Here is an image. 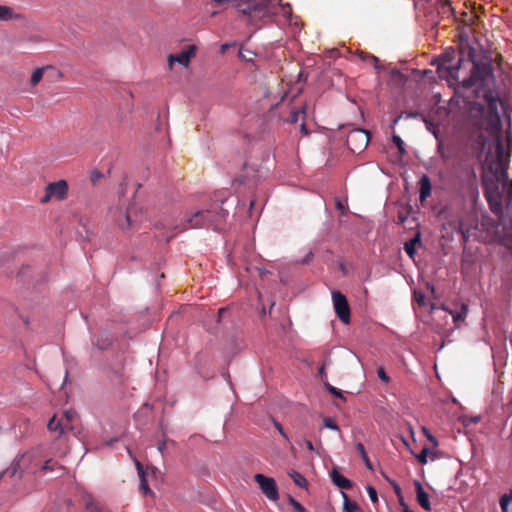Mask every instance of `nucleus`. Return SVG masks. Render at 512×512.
Here are the masks:
<instances>
[{
    "instance_id": "f257e3e1",
    "label": "nucleus",
    "mask_w": 512,
    "mask_h": 512,
    "mask_svg": "<svg viewBox=\"0 0 512 512\" xmlns=\"http://www.w3.org/2000/svg\"><path fill=\"white\" fill-rule=\"evenodd\" d=\"M473 52V49H470L469 58L473 62V70L470 77L460 80L459 74L462 58L453 49L443 53L439 61L437 73L441 79L447 80L450 84L460 83L464 88L475 87L477 97H482L490 109H496L499 97L492 73L491 59L485 57L482 60H476Z\"/></svg>"
},
{
    "instance_id": "f03ea898",
    "label": "nucleus",
    "mask_w": 512,
    "mask_h": 512,
    "mask_svg": "<svg viewBox=\"0 0 512 512\" xmlns=\"http://www.w3.org/2000/svg\"><path fill=\"white\" fill-rule=\"evenodd\" d=\"M224 2L230 3L244 21L253 25L270 21L284 9L280 0H211L208 6L217 8Z\"/></svg>"
},
{
    "instance_id": "7ed1b4c3",
    "label": "nucleus",
    "mask_w": 512,
    "mask_h": 512,
    "mask_svg": "<svg viewBox=\"0 0 512 512\" xmlns=\"http://www.w3.org/2000/svg\"><path fill=\"white\" fill-rule=\"evenodd\" d=\"M109 216L111 221L125 233L136 230L142 221L140 210L134 204L112 207L109 210Z\"/></svg>"
},
{
    "instance_id": "20e7f679",
    "label": "nucleus",
    "mask_w": 512,
    "mask_h": 512,
    "mask_svg": "<svg viewBox=\"0 0 512 512\" xmlns=\"http://www.w3.org/2000/svg\"><path fill=\"white\" fill-rule=\"evenodd\" d=\"M495 153H496V161L488 166V170L491 172L492 178L497 180L499 185H502L503 188L511 183L507 174V160L504 154V146L501 135H498L495 138Z\"/></svg>"
},
{
    "instance_id": "39448f33",
    "label": "nucleus",
    "mask_w": 512,
    "mask_h": 512,
    "mask_svg": "<svg viewBox=\"0 0 512 512\" xmlns=\"http://www.w3.org/2000/svg\"><path fill=\"white\" fill-rule=\"evenodd\" d=\"M481 183L490 210L494 214H501L503 211L502 193L500 192V185L497 183V180L487 174H483Z\"/></svg>"
},
{
    "instance_id": "423d86ee",
    "label": "nucleus",
    "mask_w": 512,
    "mask_h": 512,
    "mask_svg": "<svg viewBox=\"0 0 512 512\" xmlns=\"http://www.w3.org/2000/svg\"><path fill=\"white\" fill-rule=\"evenodd\" d=\"M217 214L211 210H201L186 216L181 222V228L194 229L209 227L216 221Z\"/></svg>"
},
{
    "instance_id": "0eeeda50",
    "label": "nucleus",
    "mask_w": 512,
    "mask_h": 512,
    "mask_svg": "<svg viewBox=\"0 0 512 512\" xmlns=\"http://www.w3.org/2000/svg\"><path fill=\"white\" fill-rule=\"evenodd\" d=\"M369 134L363 129H353L347 135L346 144L353 153L363 151L369 143Z\"/></svg>"
},
{
    "instance_id": "6e6552de",
    "label": "nucleus",
    "mask_w": 512,
    "mask_h": 512,
    "mask_svg": "<svg viewBox=\"0 0 512 512\" xmlns=\"http://www.w3.org/2000/svg\"><path fill=\"white\" fill-rule=\"evenodd\" d=\"M255 482L259 485L262 493L270 500L277 501L279 499V492L276 482L273 478L267 477L263 474H256L254 476Z\"/></svg>"
},
{
    "instance_id": "1a4fd4ad",
    "label": "nucleus",
    "mask_w": 512,
    "mask_h": 512,
    "mask_svg": "<svg viewBox=\"0 0 512 512\" xmlns=\"http://www.w3.org/2000/svg\"><path fill=\"white\" fill-rule=\"evenodd\" d=\"M196 50L197 48L195 45H187L181 52L177 54H170L167 58L169 69H172L176 63L184 68H188L191 60L196 55Z\"/></svg>"
},
{
    "instance_id": "9d476101",
    "label": "nucleus",
    "mask_w": 512,
    "mask_h": 512,
    "mask_svg": "<svg viewBox=\"0 0 512 512\" xmlns=\"http://www.w3.org/2000/svg\"><path fill=\"white\" fill-rule=\"evenodd\" d=\"M332 301L336 315L344 323H350V308L347 298L339 291L332 292Z\"/></svg>"
},
{
    "instance_id": "9b49d317",
    "label": "nucleus",
    "mask_w": 512,
    "mask_h": 512,
    "mask_svg": "<svg viewBox=\"0 0 512 512\" xmlns=\"http://www.w3.org/2000/svg\"><path fill=\"white\" fill-rule=\"evenodd\" d=\"M68 193V184L65 180H59L47 185L42 203H47L51 199L63 200Z\"/></svg>"
},
{
    "instance_id": "f8f14e48",
    "label": "nucleus",
    "mask_w": 512,
    "mask_h": 512,
    "mask_svg": "<svg viewBox=\"0 0 512 512\" xmlns=\"http://www.w3.org/2000/svg\"><path fill=\"white\" fill-rule=\"evenodd\" d=\"M415 487H416L417 501H418L419 505L426 511H430L431 504L429 501L428 494L424 491V488L419 481H415Z\"/></svg>"
},
{
    "instance_id": "ddd939ff",
    "label": "nucleus",
    "mask_w": 512,
    "mask_h": 512,
    "mask_svg": "<svg viewBox=\"0 0 512 512\" xmlns=\"http://www.w3.org/2000/svg\"><path fill=\"white\" fill-rule=\"evenodd\" d=\"M330 476L332 482L341 489H350L353 486L352 482L344 477L336 468L332 469Z\"/></svg>"
},
{
    "instance_id": "4468645a",
    "label": "nucleus",
    "mask_w": 512,
    "mask_h": 512,
    "mask_svg": "<svg viewBox=\"0 0 512 512\" xmlns=\"http://www.w3.org/2000/svg\"><path fill=\"white\" fill-rule=\"evenodd\" d=\"M24 16L16 13L12 7L0 4V21L22 20Z\"/></svg>"
},
{
    "instance_id": "2eb2a0df",
    "label": "nucleus",
    "mask_w": 512,
    "mask_h": 512,
    "mask_svg": "<svg viewBox=\"0 0 512 512\" xmlns=\"http://www.w3.org/2000/svg\"><path fill=\"white\" fill-rule=\"evenodd\" d=\"M420 184V200H426L431 194V181L430 178L424 174L419 181Z\"/></svg>"
},
{
    "instance_id": "dca6fc26",
    "label": "nucleus",
    "mask_w": 512,
    "mask_h": 512,
    "mask_svg": "<svg viewBox=\"0 0 512 512\" xmlns=\"http://www.w3.org/2000/svg\"><path fill=\"white\" fill-rule=\"evenodd\" d=\"M48 430L52 432H57L59 435L65 433V426L63 419H57L56 416H53L48 422Z\"/></svg>"
},
{
    "instance_id": "f3484780",
    "label": "nucleus",
    "mask_w": 512,
    "mask_h": 512,
    "mask_svg": "<svg viewBox=\"0 0 512 512\" xmlns=\"http://www.w3.org/2000/svg\"><path fill=\"white\" fill-rule=\"evenodd\" d=\"M136 466H137L138 473H139V476H140V489L142 490V492L145 495L153 494L152 490L148 486V481H147V478H146V474L143 471V468H142V465L140 464V462L136 461Z\"/></svg>"
},
{
    "instance_id": "a211bd4d",
    "label": "nucleus",
    "mask_w": 512,
    "mask_h": 512,
    "mask_svg": "<svg viewBox=\"0 0 512 512\" xmlns=\"http://www.w3.org/2000/svg\"><path fill=\"white\" fill-rule=\"evenodd\" d=\"M420 243V233L404 244V250L410 258H414L416 254V245Z\"/></svg>"
},
{
    "instance_id": "6ab92c4d",
    "label": "nucleus",
    "mask_w": 512,
    "mask_h": 512,
    "mask_svg": "<svg viewBox=\"0 0 512 512\" xmlns=\"http://www.w3.org/2000/svg\"><path fill=\"white\" fill-rule=\"evenodd\" d=\"M358 56L361 61L373 64L377 72H380L382 70V67L378 65V58L376 56L369 55L364 52H359Z\"/></svg>"
},
{
    "instance_id": "aec40b11",
    "label": "nucleus",
    "mask_w": 512,
    "mask_h": 512,
    "mask_svg": "<svg viewBox=\"0 0 512 512\" xmlns=\"http://www.w3.org/2000/svg\"><path fill=\"white\" fill-rule=\"evenodd\" d=\"M44 70H45L44 67L37 68L34 70V72L31 75L30 81H29L30 86L32 88L36 87L39 84V82L42 80L43 75H44Z\"/></svg>"
},
{
    "instance_id": "412c9836",
    "label": "nucleus",
    "mask_w": 512,
    "mask_h": 512,
    "mask_svg": "<svg viewBox=\"0 0 512 512\" xmlns=\"http://www.w3.org/2000/svg\"><path fill=\"white\" fill-rule=\"evenodd\" d=\"M84 503H85V506L86 508L90 511V512H100V507L98 505V503L92 498L91 495H84Z\"/></svg>"
},
{
    "instance_id": "4be33fe9",
    "label": "nucleus",
    "mask_w": 512,
    "mask_h": 512,
    "mask_svg": "<svg viewBox=\"0 0 512 512\" xmlns=\"http://www.w3.org/2000/svg\"><path fill=\"white\" fill-rule=\"evenodd\" d=\"M342 497H343V510L344 512H356L357 509H358V506L356 503L354 502H351L349 500V497L348 495L345 493V492H342Z\"/></svg>"
},
{
    "instance_id": "5701e85b",
    "label": "nucleus",
    "mask_w": 512,
    "mask_h": 512,
    "mask_svg": "<svg viewBox=\"0 0 512 512\" xmlns=\"http://www.w3.org/2000/svg\"><path fill=\"white\" fill-rule=\"evenodd\" d=\"M500 506L502 512H512V494L502 496Z\"/></svg>"
},
{
    "instance_id": "b1692460",
    "label": "nucleus",
    "mask_w": 512,
    "mask_h": 512,
    "mask_svg": "<svg viewBox=\"0 0 512 512\" xmlns=\"http://www.w3.org/2000/svg\"><path fill=\"white\" fill-rule=\"evenodd\" d=\"M290 477L293 479L294 483L299 487H305L307 484V481L304 476H302L297 471H292L289 473Z\"/></svg>"
},
{
    "instance_id": "393cba45",
    "label": "nucleus",
    "mask_w": 512,
    "mask_h": 512,
    "mask_svg": "<svg viewBox=\"0 0 512 512\" xmlns=\"http://www.w3.org/2000/svg\"><path fill=\"white\" fill-rule=\"evenodd\" d=\"M356 449H357V451L360 453V455H361V457H362L363 461L365 462L366 467H367L368 469L372 470V465H371L370 460H369V458H368V456H367V454H366V451H365L364 445H363L362 443H358V444L356 445Z\"/></svg>"
},
{
    "instance_id": "a878e982",
    "label": "nucleus",
    "mask_w": 512,
    "mask_h": 512,
    "mask_svg": "<svg viewBox=\"0 0 512 512\" xmlns=\"http://www.w3.org/2000/svg\"><path fill=\"white\" fill-rule=\"evenodd\" d=\"M304 118H305V110L304 109L292 110L289 121L291 123H296L299 119L304 120Z\"/></svg>"
},
{
    "instance_id": "bb28decb",
    "label": "nucleus",
    "mask_w": 512,
    "mask_h": 512,
    "mask_svg": "<svg viewBox=\"0 0 512 512\" xmlns=\"http://www.w3.org/2000/svg\"><path fill=\"white\" fill-rule=\"evenodd\" d=\"M449 313L452 316L453 321L457 324L458 322H461V321L464 320V318L466 316V307L462 306V311L461 312H452V311H450Z\"/></svg>"
},
{
    "instance_id": "cd10ccee",
    "label": "nucleus",
    "mask_w": 512,
    "mask_h": 512,
    "mask_svg": "<svg viewBox=\"0 0 512 512\" xmlns=\"http://www.w3.org/2000/svg\"><path fill=\"white\" fill-rule=\"evenodd\" d=\"M324 427L334 430V431H340L339 426L336 424L335 420L331 417H326L323 420Z\"/></svg>"
},
{
    "instance_id": "c85d7f7f",
    "label": "nucleus",
    "mask_w": 512,
    "mask_h": 512,
    "mask_svg": "<svg viewBox=\"0 0 512 512\" xmlns=\"http://www.w3.org/2000/svg\"><path fill=\"white\" fill-rule=\"evenodd\" d=\"M430 450L428 448H423L422 451L416 456L417 457V460L422 463V464H426L427 463V458H428V455L430 454Z\"/></svg>"
},
{
    "instance_id": "c756f323",
    "label": "nucleus",
    "mask_w": 512,
    "mask_h": 512,
    "mask_svg": "<svg viewBox=\"0 0 512 512\" xmlns=\"http://www.w3.org/2000/svg\"><path fill=\"white\" fill-rule=\"evenodd\" d=\"M239 56L244 61L252 62L254 53L251 50H240Z\"/></svg>"
},
{
    "instance_id": "7c9ffc66",
    "label": "nucleus",
    "mask_w": 512,
    "mask_h": 512,
    "mask_svg": "<svg viewBox=\"0 0 512 512\" xmlns=\"http://www.w3.org/2000/svg\"><path fill=\"white\" fill-rule=\"evenodd\" d=\"M62 417L66 419L67 423H73L74 419L77 417V413L76 411L69 409L64 411Z\"/></svg>"
},
{
    "instance_id": "2f4dec72",
    "label": "nucleus",
    "mask_w": 512,
    "mask_h": 512,
    "mask_svg": "<svg viewBox=\"0 0 512 512\" xmlns=\"http://www.w3.org/2000/svg\"><path fill=\"white\" fill-rule=\"evenodd\" d=\"M392 140H393L394 144L397 146V148H398L399 152H400L401 154H404V153H405V149H404V142H403V140L401 139V137H400V136H398V135H394V136L392 137Z\"/></svg>"
},
{
    "instance_id": "473e14b6",
    "label": "nucleus",
    "mask_w": 512,
    "mask_h": 512,
    "mask_svg": "<svg viewBox=\"0 0 512 512\" xmlns=\"http://www.w3.org/2000/svg\"><path fill=\"white\" fill-rule=\"evenodd\" d=\"M439 4L442 13H448L452 11L449 0H439Z\"/></svg>"
},
{
    "instance_id": "72a5a7b5",
    "label": "nucleus",
    "mask_w": 512,
    "mask_h": 512,
    "mask_svg": "<svg viewBox=\"0 0 512 512\" xmlns=\"http://www.w3.org/2000/svg\"><path fill=\"white\" fill-rule=\"evenodd\" d=\"M289 502L290 504L293 506V508L297 511V512H306V509L304 508L303 505H301L298 501H296L294 498L290 497L289 499Z\"/></svg>"
},
{
    "instance_id": "f704fd0d",
    "label": "nucleus",
    "mask_w": 512,
    "mask_h": 512,
    "mask_svg": "<svg viewBox=\"0 0 512 512\" xmlns=\"http://www.w3.org/2000/svg\"><path fill=\"white\" fill-rule=\"evenodd\" d=\"M367 493H368V496H369L370 500L373 503H376L378 501L377 492H376V490L372 486H368L367 487Z\"/></svg>"
},
{
    "instance_id": "c9c22d12",
    "label": "nucleus",
    "mask_w": 512,
    "mask_h": 512,
    "mask_svg": "<svg viewBox=\"0 0 512 512\" xmlns=\"http://www.w3.org/2000/svg\"><path fill=\"white\" fill-rule=\"evenodd\" d=\"M378 377L385 383L389 382V377L386 375L383 367H379L377 370Z\"/></svg>"
},
{
    "instance_id": "e433bc0d",
    "label": "nucleus",
    "mask_w": 512,
    "mask_h": 512,
    "mask_svg": "<svg viewBox=\"0 0 512 512\" xmlns=\"http://www.w3.org/2000/svg\"><path fill=\"white\" fill-rule=\"evenodd\" d=\"M336 208L341 212L342 215L346 213L345 204L340 199L336 200Z\"/></svg>"
},
{
    "instance_id": "4c0bfd02",
    "label": "nucleus",
    "mask_w": 512,
    "mask_h": 512,
    "mask_svg": "<svg viewBox=\"0 0 512 512\" xmlns=\"http://www.w3.org/2000/svg\"><path fill=\"white\" fill-rule=\"evenodd\" d=\"M274 426H275V428L279 431V433H280V434H281L285 439H287V440H288V436H287L286 432L284 431V429H283L282 425H281L279 422L274 421Z\"/></svg>"
},
{
    "instance_id": "58836bf2",
    "label": "nucleus",
    "mask_w": 512,
    "mask_h": 512,
    "mask_svg": "<svg viewBox=\"0 0 512 512\" xmlns=\"http://www.w3.org/2000/svg\"><path fill=\"white\" fill-rule=\"evenodd\" d=\"M326 387H327L328 391L330 393H332L333 395L338 396V397H342L341 392L337 388H335L334 386H332L330 384H327Z\"/></svg>"
},
{
    "instance_id": "ea45409f",
    "label": "nucleus",
    "mask_w": 512,
    "mask_h": 512,
    "mask_svg": "<svg viewBox=\"0 0 512 512\" xmlns=\"http://www.w3.org/2000/svg\"><path fill=\"white\" fill-rule=\"evenodd\" d=\"M506 187H507L508 201H509V203H512V182L509 183Z\"/></svg>"
},
{
    "instance_id": "a19ab883",
    "label": "nucleus",
    "mask_w": 512,
    "mask_h": 512,
    "mask_svg": "<svg viewBox=\"0 0 512 512\" xmlns=\"http://www.w3.org/2000/svg\"><path fill=\"white\" fill-rule=\"evenodd\" d=\"M60 419H63L64 426H65V431H67V430L73 431L74 430V427H73L72 423H67L66 419L63 418V417H61Z\"/></svg>"
},
{
    "instance_id": "79ce46f5",
    "label": "nucleus",
    "mask_w": 512,
    "mask_h": 512,
    "mask_svg": "<svg viewBox=\"0 0 512 512\" xmlns=\"http://www.w3.org/2000/svg\"><path fill=\"white\" fill-rule=\"evenodd\" d=\"M166 444H167V441H163L158 445V450L160 451V453H162V454L164 453V450L166 449Z\"/></svg>"
},
{
    "instance_id": "37998d69",
    "label": "nucleus",
    "mask_w": 512,
    "mask_h": 512,
    "mask_svg": "<svg viewBox=\"0 0 512 512\" xmlns=\"http://www.w3.org/2000/svg\"><path fill=\"white\" fill-rule=\"evenodd\" d=\"M415 297H416V301L419 303V304H424V295L422 294H415Z\"/></svg>"
},
{
    "instance_id": "c03bdc74",
    "label": "nucleus",
    "mask_w": 512,
    "mask_h": 512,
    "mask_svg": "<svg viewBox=\"0 0 512 512\" xmlns=\"http://www.w3.org/2000/svg\"><path fill=\"white\" fill-rule=\"evenodd\" d=\"M391 484L393 485L394 489H395V492L397 493V495H400L401 494V488L398 484L394 483V482H391Z\"/></svg>"
},
{
    "instance_id": "a18cd8bd",
    "label": "nucleus",
    "mask_w": 512,
    "mask_h": 512,
    "mask_svg": "<svg viewBox=\"0 0 512 512\" xmlns=\"http://www.w3.org/2000/svg\"><path fill=\"white\" fill-rule=\"evenodd\" d=\"M305 445L306 447L310 450V451H313L314 450V446L312 444V442L310 440H306L305 441Z\"/></svg>"
},
{
    "instance_id": "49530a36",
    "label": "nucleus",
    "mask_w": 512,
    "mask_h": 512,
    "mask_svg": "<svg viewBox=\"0 0 512 512\" xmlns=\"http://www.w3.org/2000/svg\"><path fill=\"white\" fill-rule=\"evenodd\" d=\"M301 132H302L304 135H308V131H307V128H306V125H305V123H304V122L301 124Z\"/></svg>"
},
{
    "instance_id": "de8ad7c7",
    "label": "nucleus",
    "mask_w": 512,
    "mask_h": 512,
    "mask_svg": "<svg viewBox=\"0 0 512 512\" xmlns=\"http://www.w3.org/2000/svg\"><path fill=\"white\" fill-rule=\"evenodd\" d=\"M400 504L403 506L404 512H413L408 508V506L403 501H401Z\"/></svg>"
},
{
    "instance_id": "09e8293b",
    "label": "nucleus",
    "mask_w": 512,
    "mask_h": 512,
    "mask_svg": "<svg viewBox=\"0 0 512 512\" xmlns=\"http://www.w3.org/2000/svg\"><path fill=\"white\" fill-rule=\"evenodd\" d=\"M227 48H228V44H223L222 47H221L222 53H224Z\"/></svg>"
},
{
    "instance_id": "8fccbe9b",
    "label": "nucleus",
    "mask_w": 512,
    "mask_h": 512,
    "mask_svg": "<svg viewBox=\"0 0 512 512\" xmlns=\"http://www.w3.org/2000/svg\"><path fill=\"white\" fill-rule=\"evenodd\" d=\"M217 13H218L217 11H211V12H210V16H211V17H214Z\"/></svg>"
}]
</instances>
